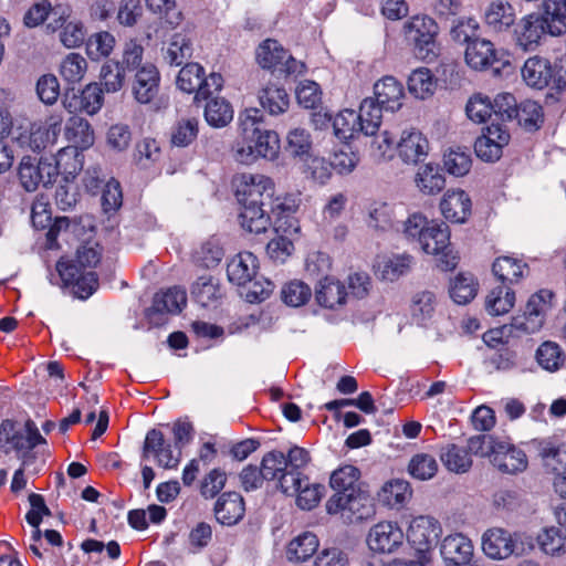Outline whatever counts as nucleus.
I'll use <instances>...</instances> for the list:
<instances>
[{"mask_svg":"<svg viewBox=\"0 0 566 566\" xmlns=\"http://www.w3.org/2000/svg\"><path fill=\"white\" fill-rule=\"evenodd\" d=\"M240 137L232 146L235 161L252 165L258 159L274 160L280 151L279 135L263 126L261 112L248 108L239 116Z\"/></svg>","mask_w":566,"mask_h":566,"instance_id":"obj_1","label":"nucleus"},{"mask_svg":"<svg viewBox=\"0 0 566 566\" xmlns=\"http://www.w3.org/2000/svg\"><path fill=\"white\" fill-rule=\"evenodd\" d=\"M101 256L99 245L87 242L77 248L74 260L57 262L56 270L63 283L72 286L78 298L85 300L96 291L98 280L93 269L99 263Z\"/></svg>","mask_w":566,"mask_h":566,"instance_id":"obj_2","label":"nucleus"},{"mask_svg":"<svg viewBox=\"0 0 566 566\" xmlns=\"http://www.w3.org/2000/svg\"><path fill=\"white\" fill-rule=\"evenodd\" d=\"M62 122L61 115H51L43 124L18 125L13 130L12 140L22 149L40 153L55 144Z\"/></svg>","mask_w":566,"mask_h":566,"instance_id":"obj_3","label":"nucleus"},{"mask_svg":"<svg viewBox=\"0 0 566 566\" xmlns=\"http://www.w3.org/2000/svg\"><path fill=\"white\" fill-rule=\"evenodd\" d=\"M405 29L417 59L427 63L438 59L441 50L437 41L439 27L432 18L416 15L406 23Z\"/></svg>","mask_w":566,"mask_h":566,"instance_id":"obj_4","label":"nucleus"},{"mask_svg":"<svg viewBox=\"0 0 566 566\" xmlns=\"http://www.w3.org/2000/svg\"><path fill=\"white\" fill-rule=\"evenodd\" d=\"M232 185L240 205H266L274 195L273 180L263 174L235 175Z\"/></svg>","mask_w":566,"mask_h":566,"instance_id":"obj_5","label":"nucleus"},{"mask_svg":"<svg viewBox=\"0 0 566 566\" xmlns=\"http://www.w3.org/2000/svg\"><path fill=\"white\" fill-rule=\"evenodd\" d=\"M419 245L424 253L438 256L440 270L451 271L457 266V256L450 248V230L446 223L431 221Z\"/></svg>","mask_w":566,"mask_h":566,"instance_id":"obj_6","label":"nucleus"},{"mask_svg":"<svg viewBox=\"0 0 566 566\" xmlns=\"http://www.w3.org/2000/svg\"><path fill=\"white\" fill-rule=\"evenodd\" d=\"M256 61L261 67L284 75L300 74L304 70L303 63L296 61L276 40L272 39H268L259 45Z\"/></svg>","mask_w":566,"mask_h":566,"instance_id":"obj_7","label":"nucleus"},{"mask_svg":"<svg viewBox=\"0 0 566 566\" xmlns=\"http://www.w3.org/2000/svg\"><path fill=\"white\" fill-rule=\"evenodd\" d=\"M329 514H340L349 523L371 517L375 513L371 499L360 490L347 496L333 495L326 503Z\"/></svg>","mask_w":566,"mask_h":566,"instance_id":"obj_8","label":"nucleus"},{"mask_svg":"<svg viewBox=\"0 0 566 566\" xmlns=\"http://www.w3.org/2000/svg\"><path fill=\"white\" fill-rule=\"evenodd\" d=\"M18 177L27 191H35L39 186L48 187L55 181L56 169L49 157L24 156L19 164Z\"/></svg>","mask_w":566,"mask_h":566,"instance_id":"obj_9","label":"nucleus"},{"mask_svg":"<svg viewBox=\"0 0 566 566\" xmlns=\"http://www.w3.org/2000/svg\"><path fill=\"white\" fill-rule=\"evenodd\" d=\"M482 549L492 559H505L524 553V545L518 533H511L502 527H492L482 535Z\"/></svg>","mask_w":566,"mask_h":566,"instance_id":"obj_10","label":"nucleus"},{"mask_svg":"<svg viewBox=\"0 0 566 566\" xmlns=\"http://www.w3.org/2000/svg\"><path fill=\"white\" fill-rule=\"evenodd\" d=\"M439 523L430 516L415 517L408 527L407 539L417 551V559L428 564L432 545L440 535Z\"/></svg>","mask_w":566,"mask_h":566,"instance_id":"obj_11","label":"nucleus"},{"mask_svg":"<svg viewBox=\"0 0 566 566\" xmlns=\"http://www.w3.org/2000/svg\"><path fill=\"white\" fill-rule=\"evenodd\" d=\"M0 436L18 452L23 465L28 464V453L38 444L45 443V439L32 420L25 422L24 431H14L13 421L3 420L0 424Z\"/></svg>","mask_w":566,"mask_h":566,"instance_id":"obj_12","label":"nucleus"},{"mask_svg":"<svg viewBox=\"0 0 566 566\" xmlns=\"http://www.w3.org/2000/svg\"><path fill=\"white\" fill-rule=\"evenodd\" d=\"M513 39L523 51H535L546 33L548 27L539 13H530L514 23Z\"/></svg>","mask_w":566,"mask_h":566,"instance_id":"obj_13","label":"nucleus"},{"mask_svg":"<svg viewBox=\"0 0 566 566\" xmlns=\"http://www.w3.org/2000/svg\"><path fill=\"white\" fill-rule=\"evenodd\" d=\"M403 539L405 534L397 523L382 521L369 530L366 542L373 552L391 554L402 545Z\"/></svg>","mask_w":566,"mask_h":566,"instance_id":"obj_14","label":"nucleus"},{"mask_svg":"<svg viewBox=\"0 0 566 566\" xmlns=\"http://www.w3.org/2000/svg\"><path fill=\"white\" fill-rule=\"evenodd\" d=\"M530 446L537 452L547 471L566 473V442L559 437L534 439Z\"/></svg>","mask_w":566,"mask_h":566,"instance_id":"obj_15","label":"nucleus"},{"mask_svg":"<svg viewBox=\"0 0 566 566\" xmlns=\"http://www.w3.org/2000/svg\"><path fill=\"white\" fill-rule=\"evenodd\" d=\"M160 73L157 66L150 62L144 63L135 72L132 93L140 104H148L155 99L159 92Z\"/></svg>","mask_w":566,"mask_h":566,"instance_id":"obj_16","label":"nucleus"},{"mask_svg":"<svg viewBox=\"0 0 566 566\" xmlns=\"http://www.w3.org/2000/svg\"><path fill=\"white\" fill-rule=\"evenodd\" d=\"M310 453L300 447H293L289 450L285 455L286 462V473L281 476V492L284 494H295L297 488H300V483L302 478L305 476L303 474L302 469H304L310 462Z\"/></svg>","mask_w":566,"mask_h":566,"instance_id":"obj_17","label":"nucleus"},{"mask_svg":"<svg viewBox=\"0 0 566 566\" xmlns=\"http://www.w3.org/2000/svg\"><path fill=\"white\" fill-rule=\"evenodd\" d=\"M491 462L499 471L509 474L523 472L528 464L525 452L504 440L496 444Z\"/></svg>","mask_w":566,"mask_h":566,"instance_id":"obj_18","label":"nucleus"},{"mask_svg":"<svg viewBox=\"0 0 566 566\" xmlns=\"http://www.w3.org/2000/svg\"><path fill=\"white\" fill-rule=\"evenodd\" d=\"M509 140L510 135L505 129L492 125L486 128V133L475 140V154L484 161H495L500 159L502 148L507 145Z\"/></svg>","mask_w":566,"mask_h":566,"instance_id":"obj_19","label":"nucleus"},{"mask_svg":"<svg viewBox=\"0 0 566 566\" xmlns=\"http://www.w3.org/2000/svg\"><path fill=\"white\" fill-rule=\"evenodd\" d=\"M396 149L403 163L418 164L427 157L429 142L421 132L411 128L402 132Z\"/></svg>","mask_w":566,"mask_h":566,"instance_id":"obj_20","label":"nucleus"},{"mask_svg":"<svg viewBox=\"0 0 566 566\" xmlns=\"http://www.w3.org/2000/svg\"><path fill=\"white\" fill-rule=\"evenodd\" d=\"M440 209L447 220L454 223H463L471 214L472 202L464 190L452 189L443 195Z\"/></svg>","mask_w":566,"mask_h":566,"instance_id":"obj_21","label":"nucleus"},{"mask_svg":"<svg viewBox=\"0 0 566 566\" xmlns=\"http://www.w3.org/2000/svg\"><path fill=\"white\" fill-rule=\"evenodd\" d=\"M464 59L471 69L482 71L499 61V53L490 40L475 38L467 45Z\"/></svg>","mask_w":566,"mask_h":566,"instance_id":"obj_22","label":"nucleus"},{"mask_svg":"<svg viewBox=\"0 0 566 566\" xmlns=\"http://www.w3.org/2000/svg\"><path fill=\"white\" fill-rule=\"evenodd\" d=\"M440 552L448 566H464L473 556V545L464 535L453 534L442 541Z\"/></svg>","mask_w":566,"mask_h":566,"instance_id":"obj_23","label":"nucleus"},{"mask_svg":"<svg viewBox=\"0 0 566 566\" xmlns=\"http://www.w3.org/2000/svg\"><path fill=\"white\" fill-rule=\"evenodd\" d=\"M547 310L548 304L543 296L534 294L526 304L523 317H514L512 326L528 334L536 333L544 324Z\"/></svg>","mask_w":566,"mask_h":566,"instance_id":"obj_24","label":"nucleus"},{"mask_svg":"<svg viewBox=\"0 0 566 566\" xmlns=\"http://www.w3.org/2000/svg\"><path fill=\"white\" fill-rule=\"evenodd\" d=\"M522 77L524 82L531 86L542 90L549 85L552 81L556 86H560V80H555L553 69L548 60L539 56L527 59L522 67Z\"/></svg>","mask_w":566,"mask_h":566,"instance_id":"obj_25","label":"nucleus"},{"mask_svg":"<svg viewBox=\"0 0 566 566\" xmlns=\"http://www.w3.org/2000/svg\"><path fill=\"white\" fill-rule=\"evenodd\" d=\"M516 13L513 6L503 0L491 1L484 9L483 21L493 32L502 33L514 25Z\"/></svg>","mask_w":566,"mask_h":566,"instance_id":"obj_26","label":"nucleus"},{"mask_svg":"<svg viewBox=\"0 0 566 566\" xmlns=\"http://www.w3.org/2000/svg\"><path fill=\"white\" fill-rule=\"evenodd\" d=\"M259 269L258 259L251 252H240L227 265V275L231 283L239 286L251 283Z\"/></svg>","mask_w":566,"mask_h":566,"instance_id":"obj_27","label":"nucleus"},{"mask_svg":"<svg viewBox=\"0 0 566 566\" xmlns=\"http://www.w3.org/2000/svg\"><path fill=\"white\" fill-rule=\"evenodd\" d=\"M245 505L243 497L237 492H226L214 505L216 518L222 525H234L244 516Z\"/></svg>","mask_w":566,"mask_h":566,"instance_id":"obj_28","label":"nucleus"},{"mask_svg":"<svg viewBox=\"0 0 566 566\" xmlns=\"http://www.w3.org/2000/svg\"><path fill=\"white\" fill-rule=\"evenodd\" d=\"M375 101L387 111H397L402 105L403 87L394 76H385L374 85Z\"/></svg>","mask_w":566,"mask_h":566,"instance_id":"obj_29","label":"nucleus"},{"mask_svg":"<svg viewBox=\"0 0 566 566\" xmlns=\"http://www.w3.org/2000/svg\"><path fill=\"white\" fill-rule=\"evenodd\" d=\"M63 104L70 113L80 111L94 115L103 105V88L97 83H91L85 86L80 96L74 95L72 99L65 98Z\"/></svg>","mask_w":566,"mask_h":566,"instance_id":"obj_30","label":"nucleus"},{"mask_svg":"<svg viewBox=\"0 0 566 566\" xmlns=\"http://www.w3.org/2000/svg\"><path fill=\"white\" fill-rule=\"evenodd\" d=\"M56 169V177L61 174L64 181L70 182L83 169V154L76 147H64L57 151L55 156L49 157Z\"/></svg>","mask_w":566,"mask_h":566,"instance_id":"obj_31","label":"nucleus"},{"mask_svg":"<svg viewBox=\"0 0 566 566\" xmlns=\"http://www.w3.org/2000/svg\"><path fill=\"white\" fill-rule=\"evenodd\" d=\"M69 17L67 10L62 9L59 17L48 23L46 29L51 32H55L59 29H62L60 33L61 43L69 49L80 46L85 38V32L83 24L80 22H67L66 18Z\"/></svg>","mask_w":566,"mask_h":566,"instance_id":"obj_32","label":"nucleus"},{"mask_svg":"<svg viewBox=\"0 0 566 566\" xmlns=\"http://www.w3.org/2000/svg\"><path fill=\"white\" fill-rule=\"evenodd\" d=\"M65 138L71 143L69 147L84 150L93 146L95 142L94 130L85 118L71 116L64 127Z\"/></svg>","mask_w":566,"mask_h":566,"instance_id":"obj_33","label":"nucleus"},{"mask_svg":"<svg viewBox=\"0 0 566 566\" xmlns=\"http://www.w3.org/2000/svg\"><path fill=\"white\" fill-rule=\"evenodd\" d=\"M347 295L345 286L331 276L319 280L315 292L316 302L326 308H336L345 304Z\"/></svg>","mask_w":566,"mask_h":566,"instance_id":"obj_34","label":"nucleus"},{"mask_svg":"<svg viewBox=\"0 0 566 566\" xmlns=\"http://www.w3.org/2000/svg\"><path fill=\"white\" fill-rule=\"evenodd\" d=\"M191 294L202 307H216L222 297L219 282L212 276H200L193 283Z\"/></svg>","mask_w":566,"mask_h":566,"instance_id":"obj_35","label":"nucleus"},{"mask_svg":"<svg viewBox=\"0 0 566 566\" xmlns=\"http://www.w3.org/2000/svg\"><path fill=\"white\" fill-rule=\"evenodd\" d=\"M265 205H241L240 223L251 233L260 234L268 231L271 224L270 216L263 209Z\"/></svg>","mask_w":566,"mask_h":566,"instance_id":"obj_36","label":"nucleus"},{"mask_svg":"<svg viewBox=\"0 0 566 566\" xmlns=\"http://www.w3.org/2000/svg\"><path fill=\"white\" fill-rule=\"evenodd\" d=\"M359 476L360 472L354 465H344L335 470L329 480L331 488L335 491L334 495L347 496L349 493L359 491Z\"/></svg>","mask_w":566,"mask_h":566,"instance_id":"obj_37","label":"nucleus"},{"mask_svg":"<svg viewBox=\"0 0 566 566\" xmlns=\"http://www.w3.org/2000/svg\"><path fill=\"white\" fill-rule=\"evenodd\" d=\"M192 41L182 32L175 33L168 43L164 59L169 65L179 66L192 56Z\"/></svg>","mask_w":566,"mask_h":566,"instance_id":"obj_38","label":"nucleus"},{"mask_svg":"<svg viewBox=\"0 0 566 566\" xmlns=\"http://www.w3.org/2000/svg\"><path fill=\"white\" fill-rule=\"evenodd\" d=\"M382 109L385 108L373 97H367L361 102L357 113L361 133L367 136H373L377 133L381 124Z\"/></svg>","mask_w":566,"mask_h":566,"instance_id":"obj_39","label":"nucleus"},{"mask_svg":"<svg viewBox=\"0 0 566 566\" xmlns=\"http://www.w3.org/2000/svg\"><path fill=\"white\" fill-rule=\"evenodd\" d=\"M535 359L544 370L555 373L564 366L566 356L557 343L546 340L536 349Z\"/></svg>","mask_w":566,"mask_h":566,"instance_id":"obj_40","label":"nucleus"},{"mask_svg":"<svg viewBox=\"0 0 566 566\" xmlns=\"http://www.w3.org/2000/svg\"><path fill=\"white\" fill-rule=\"evenodd\" d=\"M411 489L405 480H394L386 483L379 492V500L390 509L402 507L411 497Z\"/></svg>","mask_w":566,"mask_h":566,"instance_id":"obj_41","label":"nucleus"},{"mask_svg":"<svg viewBox=\"0 0 566 566\" xmlns=\"http://www.w3.org/2000/svg\"><path fill=\"white\" fill-rule=\"evenodd\" d=\"M542 18L548 27V34H563L566 31V0H545Z\"/></svg>","mask_w":566,"mask_h":566,"instance_id":"obj_42","label":"nucleus"},{"mask_svg":"<svg viewBox=\"0 0 566 566\" xmlns=\"http://www.w3.org/2000/svg\"><path fill=\"white\" fill-rule=\"evenodd\" d=\"M437 88V80L427 67L415 70L408 78V90L417 98L426 99L432 96Z\"/></svg>","mask_w":566,"mask_h":566,"instance_id":"obj_43","label":"nucleus"},{"mask_svg":"<svg viewBox=\"0 0 566 566\" xmlns=\"http://www.w3.org/2000/svg\"><path fill=\"white\" fill-rule=\"evenodd\" d=\"M313 140L308 130L293 128L286 135L285 150L289 155L301 160H306L312 153Z\"/></svg>","mask_w":566,"mask_h":566,"instance_id":"obj_44","label":"nucleus"},{"mask_svg":"<svg viewBox=\"0 0 566 566\" xmlns=\"http://www.w3.org/2000/svg\"><path fill=\"white\" fill-rule=\"evenodd\" d=\"M186 292L177 286L170 287L163 293H158L154 297L153 310L158 313L177 314L186 306Z\"/></svg>","mask_w":566,"mask_h":566,"instance_id":"obj_45","label":"nucleus"},{"mask_svg":"<svg viewBox=\"0 0 566 566\" xmlns=\"http://www.w3.org/2000/svg\"><path fill=\"white\" fill-rule=\"evenodd\" d=\"M514 292L507 285H499L486 295L485 310L494 316L503 315L514 306Z\"/></svg>","mask_w":566,"mask_h":566,"instance_id":"obj_46","label":"nucleus"},{"mask_svg":"<svg viewBox=\"0 0 566 566\" xmlns=\"http://www.w3.org/2000/svg\"><path fill=\"white\" fill-rule=\"evenodd\" d=\"M440 459L444 467L454 473H464L472 467V458L467 449L457 444L442 448Z\"/></svg>","mask_w":566,"mask_h":566,"instance_id":"obj_47","label":"nucleus"},{"mask_svg":"<svg viewBox=\"0 0 566 566\" xmlns=\"http://www.w3.org/2000/svg\"><path fill=\"white\" fill-rule=\"evenodd\" d=\"M318 538L311 532H304L293 538L286 549V555L290 560H306L318 548Z\"/></svg>","mask_w":566,"mask_h":566,"instance_id":"obj_48","label":"nucleus"},{"mask_svg":"<svg viewBox=\"0 0 566 566\" xmlns=\"http://www.w3.org/2000/svg\"><path fill=\"white\" fill-rule=\"evenodd\" d=\"M116 45L115 36L108 31H99L88 36L86 41V53L92 61H99L108 57Z\"/></svg>","mask_w":566,"mask_h":566,"instance_id":"obj_49","label":"nucleus"},{"mask_svg":"<svg viewBox=\"0 0 566 566\" xmlns=\"http://www.w3.org/2000/svg\"><path fill=\"white\" fill-rule=\"evenodd\" d=\"M525 269H527L525 263L511 256L497 258L492 266L494 275L502 282V285L517 282L523 276Z\"/></svg>","mask_w":566,"mask_h":566,"instance_id":"obj_50","label":"nucleus"},{"mask_svg":"<svg viewBox=\"0 0 566 566\" xmlns=\"http://www.w3.org/2000/svg\"><path fill=\"white\" fill-rule=\"evenodd\" d=\"M478 292V283L472 274L459 273L450 284V296L457 304H468Z\"/></svg>","mask_w":566,"mask_h":566,"instance_id":"obj_51","label":"nucleus"},{"mask_svg":"<svg viewBox=\"0 0 566 566\" xmlns=\"http://www.w3.org/2000/svg\"><path fill=\"white\" fill-rule=\"evenodd\" d=\"M205 118L210 126L224 127L232 120L233 109L224 98H211L205 107Z\"/></svg>","mask_w":566,"mask_h":566,"instance_id":"obj_52","label":"nucleus"},{"mask_svg":"<svg viewBox=\"0 0 566 566\" xmlns=\"http://www.w3.org/2000/svg\"><path fill=\"white\" fill-rule=\"evenodd\" d=\"M259 101L271 115L282 114L289 107V96L285 90L275 85L264 87L259 94Z\"/></svg>","mask_w":566,"mask_h":566,"instance_id":"obj_53","label":"nucleus"},{"mask_svg":"<svg viewBox=\"0 0 566 566\" xmlns=\"http://www.w3.org/2000/svg\"><path fill=\"white\" fill-rule=\"evenodd\" d=\"M260 470L265 481L276 480L277 488L281 490V476L287 471L284 453L276 450L265 453Z\"/></svg>","mask_w":566,"mask_h":566,"instance_id":"obj_54","label":"nucleus"},{"mask_svg":"<svg viewBox=\"0 0 566 566\" xmlns=\"http://www.w3.org/2000/svg\"><path fill=\"white\" fill-rule=\"evenodd\" d=\"M484 366L490 371H511L517 366V354L510 347H501L484 356Z\"/></svg>","mask_w":566,"mask_h":566,"instance_id":"obj_55","label":"nucleus"},{"mask_svg":"<svg viewBox=\"0 0 566 566\" xmlns=\"http://www.w3.org/2000/svg\"><path fill=\"white\" fill-rule=\"evenodd\" d=\"M60 75L69 84L80 83L86 71L87 62L80 53H69L60 64Z\"/></svg>","mask_w":566,"mask_h":566,"instance_id":"obj_56","label":"nucleus"},{"mask_svg":"<svg viewBox=\"0 0 566 566\" xmlns=\"http://www.w3.org/2000/svg\"><path fill=\"white\" fill-rule=\"evenodd\" d=\"M412 264V258L407 254L385 258L378 263V270L384 280L394 282L407 274Z\"/></svg>","mask_w":566,"mask_h":566,"instance_id":"obj_57","label":"nucleus"},{"mask_svg":"<svg viewBox=\"0 0 566 566\" xmlns=\"http://www.w3.org/2000/svg\"><path fill=\"white\" fill-rule=\"evenodd\" d=\"M416 182L423 193L434 195L444 188L446 179L438 167L428 164L418 170Z\"/></svg>","mask_w":566,"mask_h":566,"instance_id":"obj_58","label":"nucleus"},{"mask_svg":"<svg viewBox=\"0 0 566 566\" xmlns=\"http://www.w3.org/2000/svg\"><path fill=\"white\" fill-rule=\"evenodd\" d=\"M224 255L223 249L216 239H210L201 244L193 254L196 265L203 269H213L219 265Z\"/></svg>","mask_w":566,"mask_h":566,"instance_id":"obj_59","label":"nucleus"},{"mask_svg":"<svg viewBox=\"0 0 566 566\" xmlns=\"http://www.w3.org/2000/svg\"><path fill=\"white\" fill-rule=\"evenodd\" d=\"M333 127L335 135L340 139H350L356 134L361 133L359 116L354 109L339 112L333 120Z\"/></svg>","mask_w":566,"mask_h":566,"instance_id":"obj_60","label":"nucleus"},{"mask_svg":"<svg viewBox=\"0 0 566 566\" xmlns=\"http://www.w3.org/2000/svg\"><path fill=\"white\" fill-rule=\"evenodd\" d=\"M438 468V462L432 454L417 453L409 461L408 472L412 478L426 481L437 474Z\"/></svg>","mask_w":566,"mask_h":566,"instance_id":"obj_61","label":"nucleus"},{"mask_svg":"<svg viewBox=\"0 0 566 566\" xmlns=\"http://www.w3.org/2000/svg\"><path fill=\"white\" fill-rule=\"evenodd\" d=\"M125 70L119 65V62L108 60L101 67V84L103 91L107 93L118 92L125 82Z\"/></svg>","mask_w":566,"mask_h":566,"instance_id":"obj_62","label":"nucleus"},{"mask_svg":"<svg viewBox=\"0 0 566 566\" xmlns=\"http://www.w3.org/2000/svg\"><path fill=\"white\" fill-rule=\"evenodd\" d=\"M325 488L322 484H310L308 478H302L300 488L295 491L296 504L302 510H312L319 503Z\"/></svg>","mask_w":566,"mask_h":566,"instance_id":"obj_63","label":"nucleus"},{"mask_svg":"<svg viewBox=\"0 0 566 566\" xmlns=\"http://www.w3.org/2000/svg\"><path fill=\"white\" fill-rule=\"evenodd\" d=\"M541 549L548 555H560L566 552V536L556 527L543 530L537 536Z\"/></svg>","mask_w":566,"mask_h":566,"instance_id":"obj_64","label":"nucleus"}]
</instances>
